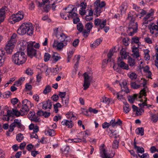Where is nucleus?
Here are the masks:
<instances>
[{
	"label": "nucleus",
	"instance_id": "nucleus-1",
	"mask_svg": "<svg viewBox=\"0 0 158 158\" xmlns=\"http://www.w3.org/2000/svg\"><path fill=\"white\" fill-rule=\"evenodd\" d=\"M127 19L130 20L128 27L129 32L128 35L130 36H132L136 33L138 30V25L137 22H135V17L133 15V12H130L128 15Z\"/></svg>",
	"mask_w": 158,
	"mask_h": 158
},
{
	"label": "nucleus",
	"instance_id": "nucleus-2",
	"mask_svg": "<svg viewBox=\"0 0 158 158\" xmlns=\"http://www.w3.org/2000/svg\"><path fill=\"white\" fill-rule=\"evenodd\" d=\"M33 25L29 22L23 23L17 30V33L20 35L27 34L28 35H31L33 34Z\"/></svg>",
	"mask_w": 158,
	"mask_h": 158
},
{
	"label": "nucleus",
	"instance_id": "nucleus-3",
	"mask_svg": "<svg viewBox=\"0 0 158 158\" xmlns=\"http://www.w3.org/2000/svg\"><path fill=\"white\" fill-rule=\"evenodd\" d=\"M27 56L22 51L17 52L12 57V62L17 65L24 64L27 60Z\"/></svg>",
	"mask_w": 158,
	"mask_h": 158
},
{
	"label": "nucleus",
	"instance_id": "nucleus-4",
	"mask_svg": "<svg viewBox=\"0 0 158 158\" xmlns=\"http://www.w3.org/2000/svg\"><path fill=\"white\" fill-rule=\"evenodd\" d=\"M17 34L14 33L11 36L10 40L8 41V43L5 48V49L7 54H11L12 53L15 44L17 42Z\"/></svg>",
	"mask_w": 158,
	"mask_h": 158
},
{
	"label": "nucleus",
	"instance_id": "nucleus-5",
	"mask_svg": "<svg viewBox=\"0 0 158 158\" xmlns=\"http://www.w3.org/2000/svg\"><path fill=\"white\" fill-rule=\"evenodd\" d=\"M100 1L101 0H97L94 3L95 10L94 15L96 17L100 15V14L102 11L103 8L106 5L104 1H102L100 3Z\"/></svg>",
	"mask_w": 158,
	"mask_h": 158
},
{
	"label": "nucleus",
	"instance_id": "nucleus-6",
	"mask_svg": "<svg viewBox=\"0 0 158 158\" xmlns=\"http://www.w3.org/2000/svg\"><path fill=\"white\" fill-rule=\"evenodd\" d=\"M23 12L22 11H19L16 14H13L11 15L8 19V21L12 24L19 22L23 18Z\"/></svg>",
	"mask_w": 158,
	"mask_h": 158
},
{
	"label": "nucleus",
	"instance_id": "nucleus-7",
	"mask_svg": "<svg viewBox=\"0 0 158 158\" xmlns=\"http://www.w3.org/2000/svg\"><path fill=\"white\" fill-rule=\"evenodd\" d=\"M35 42L28 43L27 46V55L30 58H32L36 55V50L34 49L33 45Z\"/></svg>",
	"mask_w": 158,
	"mask_h": 158
},
{
	"label": "nucleus",
	"instance_id": "nucleus-8",
	"mask_svg": "<svg viewBox=\"0 0 158 158\" xmlns=\"http://www.w3.org/2000/svg\"><path fill=\"white\" fill-rule=\"evenodd\" d=\"M150 30L151 34L153 35L154 37H157L158 36V26L155 25L154 23H151L148 26Z\"/></svg>",
	"mask_w": 158,
	"mask_h": 158
},
{
	"label": "nucleus",
	"instance_id": "nucleus-9",
	"mask_svg": "<svg viewBox=\"0 0 158 158\" xmlns=\"http://www.w3.org/2000/svg\"><path fill=\"white\" fill-rule=\"evenodd\" d=\"M17 127L19 128H21L23 127L21 124V120L18 119H16L14 120V122L10 125L9 127V131L12 132L14 129L15 127Z\"/></svg>",
	"mask_w": 158,
	"mask_h": 158
},
{
	"label": "nucleus",
	"instance_id": "nucleus-10",
	"mask_svg": "<svg viewBox=\"0 0 158 158\" xmlns=\"http://www.w3.org/2000/svg\"><path fill=\"white\" fill-rule=\"evenodd\" d=\"M93 27V23L91 22H88L85 25V28L86 29L84 30L82 32V35L84 37H88Z\"/></svg>",
	"mask_w": 158,
	"mask_h": 158
},
{
	"label": "nucleus",
	"instance_id": "nucleus-11",
	"mask_svg": "<svg viewBox=\"0 0 158 158\" xmlns=\"http://www.w3.org/2000/svg\"><path fill=\"white\" fill-rule=\"evenodd\" d=\"M67 45L65 43L61 42H59L58 41L55 40L52 45L53 48H56L58 50H61L64 46Z\"/></svg>",
	"mask_w": 158,
	"mask_h": 158
},
{
	"label": "nucleus",
	"instance_id": "nucleus-12",
	"mask_svg": "<svg viewBox=\"0 0 158 158\" xmlns=\"http://www.w3.org/2000/svg\"><path fill=\"white\" fill-rule=\"evenodd\" d=\"M100 156L102 158H112L113 157L115 154V152L113 153L112 155L110 154H107L106 153V151L105 148L102 147L100 149Z\"/></svg>",
	"mask_w": 158,
	"mask_h": 158
},
{
	"label": "nucleus",
	"instance_id": "nucleus-13",
	"mask_svg": "<svg viewBox=\"0 0 158 158\" xmlns=\"http://www.w3.org/2000/svg\"><path fill=\"white\" fill-rule=\"evenodd\" d=\"M58 39L60 41L63 43H65L67 44L69 43L71 39L68 36L64 34L63 33H62L60 35V36H58Z\"/></svg>",
	"mask_w": 158,
	"mask_h": 158
},
{
	"label": "nucleus",
	"instance_id": "nucleus-14",
	"mask_svg": "<svg viewBox=\"0 0 158 158\" xmlns=\"http://www.w3.org/2000/svg\"><path fill=\"white\" fill-rule=\"evenodd\" d=\"M147 83V81L144 79L142 83H140L139 85H141V86H143L144 88L142 89L140 92V95H139V98H141L143 96H146V89L147 87L145 86Z\"/></svg>",
	"mask_w": 158,
	"mask_h": 158
},
{
	"label": "nucleus",
	"instance_id": "nucleus-15",
	"mask_svg": "<svg viewBox=\"0 0 158 158\" xmlns=\"http://www.w3.org/2000/svg\"><path fill=\"white\" fill-rule=\"evenodd\" d=\"M7 57L5 55L4 50L0 49V66H2L5 61L6 60Z\"/></svg>",
	"mask_w": 158,
	"mask_h": 158
},
{
	"label": "nucleus",
	"instance_id": "nucleus-16",
	"mask_svg": "<svg viewBox=\"0 0 158 158\" xmlns=\"http://www.w3.org/2000/svg\"><path fill=\"white\" fill-rule=\"evenodd\" d=\"M106 20L102 21L101 19H97L94 20V24L96 26H99L100 29H102L106 24Z\"/></svg>",
	"mask_w": 158,
	"mask_h": 158
},
{
	"label": "nucleus",
	"instance_id": "nucleus-17",
	"mask_svg": "<svg viewBox=\"0 0 158 158\" xmlns=\"http://www.w3.org/2000/svg\"><path fill=\"white\" fill-rule=\"evenodd\" d=\"M117 64L118 67L122 69L128 70L129 69L128 65L122 61L120 58L118 59Z\"/></svg>",
	"mask_w": 158,
	"mask_h": 158
},
{
	"label": "nucleus",
	"instance_id": "nucleus-18",
	"mask_svg": "<svg viewBox=\"0 0 158 158\" xmlns=\"http://www.w3.org/2000/svg\"><path fill=\"white\" fill-rule=\"evenodd\" d=\"M149 13L147 14L143 18V19L148 20L149 22H151L153 19V16L154 14V10L151 9L149 11Z\"/></svg>",
	"mask_w": 158,
	"mask_h": 158
},
{
	"label": "nucleus",
	"instance_id": "nucleus-19",
	"mask_svg": "<svg viewBox=\"0 0 158 158\" xmlns=\"http://www.w3.org/2000/svg\"><path fill=\"white\" fill-rule=\"evenodd\" d=\"M77 8L76 7H74L71 10L67 12V13H69L68 15L69 16V17H71L72 18H74L78 17V15L77 13Z\"/></svg>",
	"mask_w": 158,
	"mask_h": 158
},
{
	"label": "nucleus",
	"instance_id": "nucleus-20",
	"mask_svg": "<svg viewBox=\"0 0 158 158\" xmlns=\"http://www.w3.org/2000/svg\"><path fill=\"white\" fill-rule=\"evenodd\" d=\"M127 83L126 81H122L121 83H120V85L122 91L125 92L127 93L129 92V89H128L127 85Z\"/></svg>",
	"mask_w": 158,
	"mask_h": 158
},
{
	"label": "nucleus",
	"instance_id": "nucleus-21",
	"mask_svg": "<svg viewBox=\"0 0 158 158\" xmlns=\"http://www.w3.org/2000/svg\"><path fill=\"white\" fill-rule=\"evenodd\" d=\"M5 7H2L0 9V24L3 22L6 16V11Z\"/></svg>",
	"mask_w": 158,
	"mask_h": 158
},
{
	"label": "nucleus",
	"instance_id": "nucleus-22",
	"mask_svg": "<svg viewBox=\"0 0 158 158\" xmlns=\"http://www.w3.org/2000/svg\"><path fill=\"white\" fill-rule=\"evenodd\" d=\"M52 105V103L49 100L44 102L43 104L42 109L46 110L47 109H51Z\"/></svg>",
	"mask_w": 158,
	"mask_h": 158
},
{
	"label": "nucleus",
	"instance_id": "nucleus-23",
	"mask_svg": "<svg viewBox=\"0 0 158 158\" xmlns=\"http://www.w3.org/2000/svg\"><path fill=\"white\" fill-rule=\"evenodd\" d=\"M61 124L64 126H66L69 128H72L73 126V124L71 120H69L66 119H64L61 122Z\"/></svg>",
	"mask_w": 158,
	"mask_h": 158
},
{
	"label": "nucleus",
	"instance_id": "nucleus-24",
	"mask_svg": "<svg viewBox=\"0 0 158 158\" xmlns=\"http://www.w3.org/2000/svg\"><path fill=\"white\" fill-rule=\"evenodd\" d=\"M128 63L131 67H135L136 66V61L132 58L129 57L128 58Z\"/></svg>",
	"mask_w": 158,
	"mask_h": 158
},
{
	"label": "nucleus",
	"instance_id": "nucleus-25",
	"mask_svg": "<svg viewBox=\"0 0 158 158\" xmlns=\"http://www.w3.org/2000/svg\"><path fill=\"white\" fill-rule=\"evenodd\" d=\"M138 47L139 46L137 47H133L132 49L133 56L135 57L136 58H138L140 56L139 52V50Z\"/></svg>",
	"mask_w": 158,
	"mask_h": 158
},
{
	"label": "nucleus",
	"instance_id": "nucleus-26",
	"mask_svg": "<svg viewBox=\"0 0 158 158\" xmlns=\"http://www.w3.org/2000/svg\"><path fill=\"white\" fill-rule=\"evenodd\" d=\"M135 139H134V143L133 145L134 146V148L136 150L137 152V153H142L144 152V149L142 147H140L139 146H138L136 145V142L135 141Z\"/></svg>",
	"mask_w": 158,
	"mask_h": 158
},
{
	"label": "nucleus",
	"instance_id": "nucleus-27",
	"mask_svg": "<svg viewBox=\"0 0 158 158\" xmlns=\"http://www.w3.org/2000/svg\"><path fill=\"white\" fill-rule=\"evenodd\" d=\"M102 42V40L100 39H98L96 40L94 43L90 45V47L94 48L98 46Z\"/></svg>",
	"mask_w": 158,
	"mask_h": 158
},
{
	"label": "nucleus",
	"instance_id": "nucleus-28",
	"mask_svg": "<svg viewBox=\"0 0 158 158\" xmlns=\"http://www.w3.org/2000/svg\"><path fill=\"white\" fill-rule=\"evenodd\" d=\"M29 110L28 107L23 106H22L21 109L20 110L21 113V116H23L27 114Z\"/></svg>",
	"mask_w": 158,
	"mask_h": 158
},
{
	"label": "nucleus",
	"instance_id": "nucleus-29",
	"mask_svg": "<svg viewBox=\"0 0 158 158\" xmlns=\"http://www.w3.org/2000/svg\"><path fill=\"white\" fill-rule=\"evenodd\" d=\"M120 54L121 55V58L123 59H126L128 55V53L126 52V49L123 48L121 50Z\"/></svg>",
	"mask_w": 158,
	"mask_h": 158
},
{
	"label": "nucleus",
	"instance_id": "nucleus-30",
	"mask_svg": "<svg viewBox=\"0 0 158 158\" xmlns=\"http://www.w3.org/2000/svg\"><path fill=\"white\" fill-rule=\"evenodd\" d=\"M59 28H56L54 30V32L56 37L58 38V36H60L61 34L63 33L61 28H60L59 30Z\"/></svg>",
	"mask_w": 158,
	"mask_h": 158
},
{
	"label": "nucleus",
	"instance_id": "nucleus-31",
	"mask_svg": "<svg viewBox=\"0 0 158 158\" xmlns=\"http://www.w3.org/2000/svg\"><path fill=\"white\" fill-rule=\"evenodd\" d=\"M135 132L137 135L142 136L144 135V130L143 127H139L137 128L135 130Z\"/></svg>",
	"mask_w": 158,
	"mask_h": 158
},
{
	"label": "nucleus",
	"instance_id": "nucleus-32",
	"mask_svg": "<svg viewBox=\"0 0 158 158\" xmlns=\"http://www.w3.org/2000/svg\"><path fill=\"white\" fill-rule=\"evenodd\" d=\"M69 100V96H67L66 98H64V100L63 98H62V103L63 104L62 105L64 107L67 106L68 105Z\"/></svg>",
	"mask_w": 158,
	"mask_h": 158
},
{
	"label": "nucleus",
	"instance_id": "nucleus-33",
	"mask_svg": "<svg viewBox=\"0 0 158 158\" xmlns=\"http://www.w3.org/2000/svg\"><path fill=\"white\" fill-rule=\"evenodd\" d=\"M13 114L18 117L21 116V113L20 111H19L17 109V107H15L12 109Z\"/></svg>",
	"mask_w": 158,
	"mask_h": 158
},
{
	"label": "nucleus",
	"instance_id": "nucleus-34",
	"mask_svg": "<svg viewBox=\"0 0 158 158\" xmlns=\"http://www.w3.org/2000/svg\"><path fill=\"white\" fill-rule=\"evenodd\" d=\"M113 55V52H112L111 51H110L107 54V57L108 58V59H107V60H106V59H104L103 60V62H106V63H108V62H111V58L112 56Z\"/></svg>",
	"mask_w": 158,
	"mask_h": 158
},
{
	"label": "nucleus",
	"instance_id": "nucleus-35",
	"mask_svg": "<svg viewBox=\"0 0 158 158\" xmlns=\"http://www.w3.org/2000/svg\"><path fill=\"white\" fill-rule=\"evenodd\" d=\"M113 55V52H112L111 51H110L107 54V57L108 58V59H107V60H106V59H104L103 60V62H106V63H108V62H111V58L112 56Z\"/></svg>",
	"mask_w": 158,
	"mask_h": 158
},
{
	"label": "nucleus",
	"instance_id": "nucleus-36",
	"mask_svg": "<svg viewBox=\"0 0 158 158\" xmlns=\"http://www.w3.org/2000/svg\"><path fill=\"white\" fill-rule=\"evenodd\" d=\"M128 76L132 80H134L137 79V75L134 72H132L127 74Z\"/></svg>",
	"mask_w": 158,
	"mask_h": 158
},
{
	"label": "nucleus",
	"instance_id": "nucleus-37",
	"mask_svg": "<svg viewBox=\"0 0 158 158\" xmlns=\"http://www.w3.org/2000/svg\"><path fill=\"white\" fill-rule=\"evenodd\" d=\"M108 135L111 138H116L118 135L116 133L115 131L110 130V131L108 132Z\"/></svg>",
	"mask_w": 158,
	"mask_h": 158
},
{
	"label": "nucleus",
	"instance_id": "nucleus-38",
	"mask_svg": "<svg viewBox=\"0 0 158 158\" xmlns=\"http://www.w3.org/2000/svg\"><path fill=\"white\" fill-rule=\"evenodd\" d=\"M52 57L55 62L58 61L61 58L57 52H54L52 55Z\"/></svg>",
	"mask_w": 158,
	"mask_h": 158
},
{
	"label": "nucleus",
	"instance_id": "nucleus-39",
	"mask_svg": "<svg viewBox=\"0 0 158 158\" xmlns=\"http://www.w3.org/2000/svg\"><path fill=\"white\" fill-rule=\"evenodd\" d=\"M120 10L121 14H123L125 13L126 10L127 9V6L125 4H123L120 7Z\"/></svg>",
	"mask_w": 158,
	"mask_h": 158
},
{
	"label": "nucleus",
	"instance_id": "nucleus-40",
	"mask_svg": "<svg viewBox=\"0 0 158 158\" xmlns=\"http://www.w3.org/2000/svg\"><path fill=\"white\" fill-rule=\"evenodd\" d=\"M125 106L123 107V111L125 113H128L129 111L130 110V108L129 107V105L127 103L125 102L124 103Z\"/></svg>",
	"mask_w": 158,
	"mask_h": 158
},
{
	"label": "nucleus",
	"instance_id": "nucleus-41",
	"mask_svg": "<svg viewBox=\"0 0 158 158\" xmlns=\"http://www.w3.org/2000/svg\"><path fill=\"white\" fill-rule=\"evenodd\" d=\"M151 120L153 122L155 123L158 120V113L155 114H151Z\"/></svg>",
	"mask_w": 158,
	"mask_h": 158
},
{
	"label": "nucleus",
	"instance_id": "nucleus-42",
	"mask_svg": "<svg viewBox=\"0 0 158 158\" xmlns=\"http://www.w3.org/2000/svg\"><path fill=\"white\" fill-rule=\"evenodd\" d=\"M77 29L79 31L81 32H82H82L84 31V26L81 23H79L77 25Z\"/></svg>",
	"mask_w": 158,
	"mask_h": 158
},
{
	"label": "nucleus",
	"instance_id": "nucleus-43",
	"mask_svg": "<svg viewBox=\"0 0 158 158\" xmlns=\"http://www.w3.org/2000/svg\"><path fill=\"white\" fill-rule=\"evenodd\" d=\"M119 142L116 139H114L113 141L112 145L113 148L117 149L118 148L119 146Z\"/></svg>",
	"mask_w": 158,
	"mask_h": 158
},
{
	"label": "nucleus",
	"instance_id": "nucleus-44",
	"mask_svg": "<svg viewBox=\"0 0 158 158\" xmlns=\"http://www.w3.org/2000/svg\"><path fill=\"white\" fill-rule=\"evenodd\" d=\"M24 137L21 133L18 134L16 137V139L18 142H21L23 139Z\"/></svg>",
	"mask_w": 158,
	"mask_h": 158
},
{
	"label": "nucleus",
	"instance_id": "nucleus-45",
	"mask_svg": "<svg viewBox=\"0 0 158 158\" xmlns=\"http://www.w3.org/2000/svg\"><path fill=\"white\" fill-rule=\"evenodd\" d=\"M51 89V87L49 85H47L46 86L45 89L44 90L43 93L44 94H46L47 93H48L49 92H50Z\"/></svg>",
	"mask_w": 158,
	"mask_h": 158
},
{
	"label": "nucleus",
	"instance_id": "nucleus-46",
	"mask_svg": "<svg viewBox=\"0 0 158 158\" xmlns=\"http://www.w3.org/2000/svg\"><path fill=\"white\" fill-rule=\"evenodd\" d=\"M61 105L59 102L54 104V108L56 113H57L58 112L59 110L58 108L61 107Z\"/></svg>",
	"mask_w": 158,
	"mask_h": 158
},
{
	"label": "nucleus",
	"instance_id": "nucleus-47",
	"mask_svg": "<svg viewBox=\"0 0 158 158\" xmlns=\"http://www.w3.org/2000/svg\"><path fill=\"white\" fill-rule=\"evenodd\" d=\"M139 39L138 37H133L131 39V43H135L137 44H138V46H139Z\"/></svg>",
	"mask_w": 158,
	"mask_h": 158
},
{
	"label": "nucleus",
	"instance_id": "nucleus-48",
	"mask_svg": "<svg viewBox=\"0 0 158 158\" xmlns=\"http://www.w3.org/2000/svg\"><path fill=\"white\" fill-rule=\"evenodd\" d=\"M11 94L10 91H7L2 94V98H8Z\"/></svg>",
	"mask_w": 158,
	"mask_h": 158
},
{
	"label": "nucleus",
	"instance_id": "nucleus-49",
	"mask_svg": "<svg viewBox=\"0 0 158 158\" xmlns=\"http://www.w3.org/2000/svg\"><path fill=\"white\" fill-rule=\"evenodd\" d=\"M46 135L51 136H53L55 135V131L53 130L49 129L46 133Z\"/></svg>",
	"mask_w": 158,
	"mask_h": 158
},
{
	"label": "nucleus",
	"instance_id": "nucleus-50",
	"mask_svg": "<svg viewBox=\"0 0 158 158\" xmlns=\"http://www.w3.org/2000/svg\"><path fill=\"white\" fill-rule=\"evenodd\" d=\"M131 85L132 88L134 89H137L141 86V85H137L135 82H132L131 83Z\"/></svg>",
	"mask_w": 158,
	"mask_h": 158
},
{
	"label": "nucleus",
	"instance_id": "nucleus-51",
	"mask_svg": "<svg viewBox=\"0 0 158 158\" xmlns=\"http://www.w3.org/2000/svg\"><path fill=\"white\" fill-rule=\"evenodd\" d=\"M90 85V82L84 81V83L83 85V86L84 87V90H86L89 87Z\"/></svg>",
	"mask_w": 158,
	"mask_h": 158
},
{
	"label": "nucleus",
	"instance_id": "nucleus-52",
	"mask_svg": "<svg viewBox=\"0 0 158 158\" xmlns=\"http://www.w3.org/2000/svg\"><path fill=\"white\" fill-rule=\"evenodd\" d=\"M84 81L90 82V77L89 76L88 74L86 73L84 74Z\"/></svg>",
	"mask_w": 158,
	"mask_h": 158
},
{
	"label": "nucleus",
	"instance_id": "nucleus-53",
	"mask_svg": "<svg viewBox=\"0 0 158 158\" xmlns=\"http://www.w3.org/2000/svg\"><path fill=\"white\" fill-rule=\"evenodd\" d=\"M51 57V55L48 53H45L44 56V60L45 62L49 60Z\"/></svg>",
	"mask_w": 158,
	"mask_h": 158
},
{
	"label": "nucleus",
	"instance_id": "nucleus-54",
	"mask_svg": "<svg viewBox=\"0 0 158 158\" xmlns=\"http://www.w3.org/2000/svg\"><path fill=\"white\" fill-rule=\"evenodd\" d=\"M22 104H27V105H30V106L31 107L33 106V104L27 99H25L22 101Z\"/></svg>",
	"mask_w": 158,
	"mask_h": 158
},
{
	"label": "nucleus",
	"instance_id": "nucleus-55",
	"mask_svg": "<svg viewBox=\"0 0 158 158\" xmlns=\"http://www.w3.org/2000/svg\"><path fill=\"white\" fill-rule=\"evenodd\" d=\"M149 51L147 50L144 53V58L146 60H148L150 59V56L149 54Z\"/></svg>",
	"mask_w": 158,
	"mask_h": 158
},
{
	"label": "nucleus",
	"instance_id": "nucleus-56",
	"mask_svg": "<svg viewBox=\"0 0 158 158\" xmlns=\"http://www.w3.org/2000/svg\"><path fill=\"white\" fill-rule=\"evenodd\" d=\"M69 149L70 148L69 146H66L64 147V148L62 150V151L65 154H67L69 153Z\"/></svg>",
	"mask_w": 158,
	"mask_h": 158
},
{
	"label": "nucleus",
	"instance_id": "nucleus-57",
	"mask_svg": "<svg viewBox=\"0 0 158 158\" xmlns=\"http://www.w3.org/2000/svg\"><path fill=\"white\" fill-rule=\"evenodd\" d=\"M67 118L69 119H72V118L75 117V116L73 114V113L72 112H69L66 115Z\"/></svg>",
	"mask_w": 158,
	"mask_h": 158
},
{
	"label": "nucleus",
	"instance_id": "nucleus-58",
	"mask_svg": "<svg viewBox=\"0 0 158 158\" xmlns=\"http://www.w3.org/2000/svg\"><path fill=\"white\" fill-rule=\"evenodd\" d=\"M81 139H79L78 138H76L73 139H69V141L70 142H73L75 143H78L81 142Z\"/></svg>",
	"mask_w": 158,
	"mask_h": 158
},
{
	"label": "nucleus",
	"instance_id": "nucleus-59",
	"mask_svg": "<svg viewBox=\"0 0 158 158\" xmlns=\"http://www.w3.org/2000/svg\"><path fill=\"white\" fill-rule=\"evenodd\" d=\"M129 39L128 37L124 38L123 40V44L125 46H127L129 45L128 41Z\"/></svg>",
	"mask_w": 158,
	"mask_h": 158
},
{
	"label": "nucleus",
	"instance_id": "nucleus-60",
	"mask_svg": "<svg viewBox=\"0 0 158 158\" xmlns=\"http://www.w3.org/2000/svg\"><path fill=\"white\" fill-rule=\"evenodd\" d=\"M26 148L29 151H31L32 149H35L34 146L31 144L27 145L26 147Z\"/></svg>",
	"mask_w": 158,
	"mask_h": 158
},
{
	"label": "nucleus",
	"instance_id": "nucleus-61",
	"mask_svg": "<svg viewBox=\"0 0 158 158\" xmlns=\"http://www.w3.org/2000/svg\"><path fill=\"white\" fill-rule=\"evenodd\" d=\"M26 73L28 75L31 76L33 74V70L30 68H28L25 71Z\"/></svg>",
	"mask_w": 158,
	"mask_h": 158
},
{
	"label": "nucleus",
	"instance_id": "nucleus-62",
	"mask_svg": "<svg viewBox=\"0 0 158 158\" xmlns=\"http://www.w3.org/2000/svg\"><path fill=\"white\" fill-rule=\"evenodd\" d=\"M102 99L103 100L102 102H103L107 104H109V102H110V99L107 97H104V98H103Z\"/></svg>",
	"mask_w": 158,
	"mask_h": 158
},
{
	"label": "nucleus",
	"instance_id": "nucleus-63",
	"mask_svg": "<svg viewBox=\"0 0 158 158\" xmlns=\"http://www.w3.org/2000/svg\"><path fill=\"white\" fill-rule=\"evenodd\" d=\"M136 97V95H135L134 96H130L128 98L129 101L131 103H133Z\"/></svg>",
	"mask_w": 158,
	"mask_h": 158
},
{
	"label": "nucleus",
	"instance_id": "nucleus-64",
	"mask_svg": "<svg viewBox=\"0 0 158 158\" xmlns=\"http://www.w3.org/2000/svg\"><path fill=\"white\" fill-rule=\"evenodd\" d=\"M138 156L140 158H149V155L147 153H144L141 156L138 154Z\"/></svg>",
	"mask_w": 158,
	"mask_h": 158
}]
</instances>
